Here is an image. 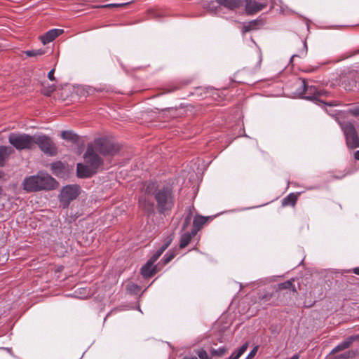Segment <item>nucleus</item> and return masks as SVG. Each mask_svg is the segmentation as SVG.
<instances>
[{
  "instance_id": "obj_15",
  "label": "nucleus",
  "mask_w": 359,
  "mask_h": 359,
  "mask_svg": "<svg viewBox=\"0 0 359 359\" xmlns=\"http://www.w3.org/2000/svg\"><path fill=\"white\" fill-rule=\"evenodd\" d=\"M264 8V5L253 1V0H246L245 1V11L248 14H252L256 12H258Z\"/></svg>"
},
{
  "instance_id": "obj_14",
  "label": "nucleus",
  "mask_w": 359,
  "mask_h": 359,
  "mask_svg": "<svg viewBox=\"0 0 359 359\" xmlns=\"http://www.w3.org/2000/svg\"><path fill=\"white\" fill-rule=\"evenodd\" d=\"M95 172V170L88 164V165L82 163L77 164V175L81 178H86L92 176Z\"/></svg>"
},
{
  "instance_id": "obj_8",
  "label": "nucleus",
  "mask_w": 359,
  "mask_h": 359,
  "mask_svg": "<svg viewBox=\"0 0 359 359\" xmlns=\"http://www.w3.org/2000/svg\"><path fill=\"white\" fill-rule=\"evenodd\" d=\"M216 3L229 10H234L238 8L241 5L240 0H215V2L213 1L209 2L208 0H204L203 4L208 11L211 12H216L217 8H219V6L216 5Z\"/></svg>"
},
{
  "instance_id": "obj_37",
  "label": "nucleus",
  "mask_w": 359,
  "mask_h": 359,
  "mask_svg": "<svg viewBox=\"0 0 359 359\" xmlns=\"http://www.w3.org/2000/svg\"><path fill=\"white\" fill-rule=\"evenodd\" d=\"M353 86H355V81H353V83L350 84L349 86H346V84H344V88L346 90H351Z\"/></svg>"
},
{
  "instance_id": "obj_24",
  "label": "nucleus",
  "mask_w": 359,
  "mask_h": 359,
  "mask_svg": "<svg viewBox=\"0 0 359 359\" xmlns=\"http://www.w3.org/2000/svg\"><path fill=\"white\" fill-rule=\"evenodd\" d=\"M297 200V196L294 194H290L286 197H285L282 200V205L283 206H287V205H292L294 206L296 203V201Z\"/></svg>"
},
{
  "instance_id": "obj_11",
  "label": "nucleus",
  "mask_w": 359,
  "mask_h": 359,
  "mask_svg": "<svg viewBox=\"0 0 359 359\" xmlns=\"http://www.w3.org/2000/svg\"><path fill=\"white\" fill-rule=\"evenodd\" d=\"M344 134L346 139V143L350 148H356L359 147V138L357 135L354 126L348 123L344 128Z\"/></svg>"
},
{
  "instance_id": "obj_35",
  "label": "nucleus",
  "mask_w": 359,
  "mask_h": 359,
  "mask_svg": "<svg viewBox=\"0 0 359 359\" xmlns=\"http://www.w3.org/2000/svg\"><path fill=\"white\" fill-rule=\"evenodd\" d=\"M54 72H55V69H53L48 74V77L51 81H54L55 80Z\"/></svg>"
},
{
  "instance_id": "obj_16",
  "label": "nucleus",
  "mask_w": 359,
  "mask_h": 359,
  "mask_svg": "<svg viewBox=\"0 0 359 359\" xmlns=\"http://www.w3.org/2000/svg\"><path fill=\"white\" fill-rule=\"evenodd\" d=\"M359 336H351L348 338H347L346 340L340 343L339 345H337L334 348L332 349L331 351L332 353H335L337 352L343 351L347 348H348L351 344L356 339H358Z\"/></svg>"
},
{
  "instance_id": "obj_42",
  "label": "nucleus",
  "mask_w": 359,
  "mask_h": 359,
  "mask_svg": "<svg viewBox=\"0 0 359 359\" xmlns=\"http://www.w3.org/2000/svg\"><path fill=\"white\" fill-rule=\"evenodd\" d=\"M299 354H294L293 356L290 358V359H299Z\"/></svg>"
},
{
  "instance_id": "obj_13",
  "label": "nucleus",
  "mask_w": 359,
  "mask_h": 359,
  "mask_svg": "<svg viewBox=\"0 0 359 359\" xmlns=\"http://www.w3.org/2000/svg\"><path fill=\"white\" fill-rule=\"evenodd\" d=\"M64 32L61 29H53L48 31L46 34L39 36L43 44L46 45L53 41L56 37Z\"/></svg>"
},
{
  "instance_id": "obj_31",
  "label": "nucleus",
  "mask_w": 359,
  "mask_h": 359,
  "mask_svg": "<svg viewBox=\"0 0 359 359\" xmlns=\"http://www.w3.org/2000/svg\"><path fill=\"white\" fill-rule=\"evenodd\" d=\"M196 353L200 359H211L207 351L204 349L197 350Z\"/></svg>"
},
{
  "instance_id": "obj_29",
  "label": "nucleus",
  "mask_w": 359,
  "mask_h": 359,
  "mask_svg": "<svg viewBox=\"0 0 359 359\" xmlns=\"http://www.w3.org/2000/svg\"><path fill=\"white\" fill-rule=\"evenodd\" d=\"M44 50L42 49L31 50L26 51V55L29 57H36L44 54Z\"/></svg>"
},
{
  "instance_id": "obj_23",
  "label": "nucleus",
  "mask_w": 359,
  "mask_h": 359,
  "mask_svg": "<svg viewBox=\"0 0 359 359\" xmlns=\"http://www.w3.org/2000/svg\"><path fill=\"white\" fill-rule=\"evenodd\" d=\"M61 137L62 139L76 142L79 140V137L76 134L74 133L70 130H65L61 133Z\"/></svg>"
},
{
  "instance_id": "obj_9",
  "label": "nucleus",
  "mask_w": 359,
  "mask_h": 359,
  "mask_svg": "<svg viewBox=\"0 0 359 359\" xmlns=\"http://www.w3.org/2000/svg\"><path fill=\"white\" fill-rule=\"evenodd\" d=\"M155 187V183H149L147 187L145 194L139 199L140 208L147 213H153L154 211V204L150 198L149 194H153Z\"/></svg>"
},
{
  "instance_id": "obj_40",
  "label": "nucleus",
  "mask_w": 359,
  "mask_h": 359,
  "mask_svg": "<svg viewBox=\"0 0 359 359\" xmlns=\"http://www.w3.org/2000/svg\"><path fill=\"white\" fill-rule=\"evenodd\" d=\"M352 271L356 274V275H358L359 276V267H355V268H353L352 269Z\"/></svg>"
},
{
  "instance_id": "obj_4",
  "label": "nucleus",
  "mask_w": 359,
  "mask_h": 359,
  "mask_svg": "<svg viewBox=\"0 0 359 359\" xmlns=\"http://www.w3.org/2000/svg\"><path fill=\"white\" fill-rule=\"evenodd\" d=\"M34 137L27 134L11 133L8 142L18 150L32 149L34 147Z\"/></svg>"
},
{
  "instance_id": "obj_22",
  "label": "nucleus",
  "mask_w": 359,
  "mask_h": 359,
  "mask_svg": "<svg viewBox=\"0 0 359 359\" xmlns=\"http://www.w3.org/2000/svg\"><path fill=\"white\" fill-rule=\"evenodd\" d=\"M207 219L205 217L203 216H196L195 217L193 226L194 229L192 231H196V233L197 231L202 227V226L206 222Z\"/></svg>"
},
{
  "instance_id": "obj_19",
  "label": "nucleus",
  "mask_w": 359,
  "mask_h": 359,
  "mask_svg": "<svg viewBox=\"0 0 359 359\" xmlns=\"http://www.w3.org/2000/svg\"><path fill=\"white\" fill-rule=\"evenodd\" d=\"M171 242V239L164 243L156 252L153 255V256L147 261V263L149 264L154 265L156 261L160 257V256L163 254V252L167 249Z\"/></svg>"
},
{
  "instance_id": "obj_38",
  "label": "nucleus",
  "mask_w": 359,
  "mask_h": 359,
  "mask_svg": "<svg viewBox=\"0 0 359 359\" xmlns=\"http://www.w3.org/2000/svg\"><path fill=\"white\" fill-rule=\"evenodd\" d=\"M352 113L355 116H359V107L353 109Z\"/></svg>"
},
{
  "instance_id": "obj_10",
  "label": "nucleus",
  "mask_w": 359,
  "mask_h": 359,
  "mask_svg": "<svg viewBox=\"0 0 359 359\" xmlns=\"http://www.w3.org/2000/svg\"><path fill=\"white\" fill-rule=\"evenodd\" d=\"M92 145H88L83 156L86 163L95 170L102 163V161Z\"/></svg>"
},
{
  "instance_id": "obj_17",
  "label": "nucleus",
  "mask_w": 359,
  "mask_h": 359,
  "mask_svg": "<svg viewBox=\"0 0 359 359\" xmlns=\"http://www.w3.org/2000/svg\"><path fill=\"white\" fill-rule=\"evenodd\" d=\"M157 272L156 266L149 263H146L141 269V274L145 278H151Z\"/></svg>"
},
{
  "instance_id": "obj_3",
  "label": "nucleus",
  "mask_w": 359,
  "mask_h": 359,
  "mask_svg": "<svg viewBox=\"0 0 359 359\" xmlns=\"http://www.w3.org/2000/svg\"><path fill=\"white\" fill-rule=\"evenodd\" d=\"M153 195L157 203L160 213L170 211L174 205V196L172 190L168 187L154 189Z\"/></svg>"
},
{
  "instance_id": "obj_33",
  "label": "nucleus",
  "mask_w": 359,
  "mask_h": 359,
  "mask_svg": "<svg viewBox=\"0 0 359 359\" xmlns=\"http://www.w3.org/2000/svg\"><path fill=\"white\" fill-rule=\"evenodd\" d=\"M55 90V88L53 86L48 87L46 89L43 90V93L46 95H50V94Z\"/></svg>"
},
{
  "instance_id": "obj_18",
  "label": "nucleus",
  "mask_w": 359,
  "mask_h": 359,
  "mask_svg": "<svg viewBox=\"0 0 359 359\" xmlns=\"http://www.w3.org/2000/svg\"><path fill=\"white\" fill-rule=\"evenodd\" d=\"M171 242V239L164 243L156 252L153 255V256L147 261V263L149 264L154 265L156 261L160 257V256L163 254V252L167 249Z\"/></svg>"
},
{
  "instance_id": "obj_1",
  "label": "nucleus",
  "mask_w": 359,
  "mask_h": 359,
  "mask_svg": "<svg viewBox=\"0 0 359 359\" xmlns=\"http://www.w3.org/2000/svg\"><path fill=\"white\" fill-rule=\"evenodd\" d=\"M56 181L48 174L39 173L36 175L26 177L23 182L24 189L28 192L41 190H50L55 187Z\"/></svg>"
},
{
  "instance_id": "obj_32",
  "label": "nucleus",
  "mask_w": 359,
  "mask_h": 359,
  "mask_svg": "<svg viewBox=\"0 0 359 359\" xmlns=\"http://www.w3.org/2000/svg\"><path fill=\"white\" fill-rule=\"evenodd\" d=\"M259 346H256L253 348V349L250 352V353L248 355L246 359H251L257 353L258 351Z\"/></svg>"
},
{
  "instance_id": "obj_26",
  "label": "nucleus",
  "mask_w": 359,
  "mask_h": 359,
  "mask_svg": "<svg viewBox=\"0 0 359 359\" xmlns=\"http://www.w3.org/2000/svg\"><path fill=\"white\" fill-rule=\"evenodd\" d=\"M248 342L243 344L236 353H233L229 359H238L247 350Z\"/></svg>"
},
{
  "instance_id": "obj_36",
  "label": "nucleus",
  "mask_w": 359,
  "mask_h": 359,
  "mask_svg": "<svg viewBox=\"0 0 359 359\" xmlns=\"http://www.w3.org/2000/svg\"><path fill=\"white\" fill-rule=\"evenodd\" d=\"M351 357V353L347 352L338 356V358H348Z\"/></svg>"
},
{
  "instance_id": "obj_39",
  "label": "nucleus",
  "mask_w": 359,
  "mask_h": 359,
  "mask_svg": "<svg viewBox=\"0 0 359 359\" xmlns=\"http://www.w3.org/2000/svg\"><path fill=\"white\" fill-rule=\"evenodd\" d=\"M183 359H198L195 355H185Z\"/></svg>"
},
{
  "instance_id": "obj_44",
  "label": "nucleus",
  "mask_w": 359,
  "mask_h": 359,
  "mask_svg": "<svg viewBox=\"0 0 359 359\" xmlns=\"http://www.w3.org/2000/svg\"><path fill=\"white\" fill-rule=\"evenodd\" d=\"M1 192H2V189H1V187H0V195L1 194Z\"/></svg>"
},
{
  "instance_id": "obj_27",
  "label": "nucleus",
  "mask_w": 359,
  "mask_h": 359,
  "mask_svg": "<svg viewBox=\"0 0 359 359\" xmlns=\"http://www.w3.org/2000/svg\"><path fill=\"white\" fill-rule=\"evenodd\" d=\"M291 288H292V291L296 292L295 287L293 285L292 280H287L285 282L279 283L278 285V289L279 290H285V289H291Z\"/></svg>"
},
{
  "instance_id": "obj_30",
  "label": "nucleus",
  "mask_w": 359,
  "mask_h": 359,
  "mask_svg": "<svg viewBox=\"0 0 359 359\" xmlns=\"http://www.w3.org/2000/svg\"><path fill=\"white\" fill-rule=\"evenodd\" d=\"M175 257V253L174 252L169 251L164 256L163 261L164 262V264H166L170 262Z\"/></svg>"
},
{
  "instance_id": "obj_28",
  "label": "nucleus",
  "mask_w": 359,
  "mask_h": 359,
  "mask_svg": "<svg viewBox=\"0 0 359 359\" xmlns=\"http://www.w3.org/2000/svg\"><path fill=\"white\" fill-rule=\"evenodd\" d=\"M210 354L212 356L216 355V356H218V357H222L227 352V348L226 347H224V346L219 347L217 349L211 348L210 350Z\"/></svg>"
},
{
  "instance_id": "obj_43",
  "label": "nucleus",
  "mask_w": 359,
  "mask_h": 359,
  "mask_svg": "<svg viewBox=\"0 0 359 359\" xmlns=\"http://www.w3.org/2000/svg\"><path fill=\"white\" fill-rule=\"evenodd\" d=\"M151 13H154V17H160L159 15H156L154 11H152Z\"/></svg>"
},
{
  "instance_id": "obj_2",
  "label": "nucleus",
  "mask_w": 359,
  "mask_h": 359,
  "mask_svg": "<svg viewBox=\"0 0 359 359\" xmlns=\"http://www.w3.org/2000/svg\"><path fill=\"white\" fill-rule=\"evenodd\" d=\"M295 84L298 87L297 93L302 96L303 98L319 101L328 106L334 105L332 102H325L320 99V97H322L324 94H326V93L323 90H318L314 86L309 85L305 80L298 79Z\"/></svg>"
},
{
  "instance_id": "obj_7",
  "label": "nucleus",
  "mask_w": 359,
  "mask_h": 359,
  "mask_svg": "<svg viewBox=\"0 0 359 359\" xmlns=\"http://www.w3.org/2000/svg\"><path fill=\"white\" fill-rule=\"evenodd\" d=\"M79 194V187L68 185L62 188L60 195V202L63 208H67L70 202L74 200Z\"/></svg>"
},
{
  "instance_id": "obj_21",
  "label": "nucleus",
  "mask_w": 359,
  "mask_h": 359,
  "mask_svg": "<svg viewBox=\"0 0 359 359\" xmlns=\"http://www.w3.org/2000/svg\"><path fill=\"white\" fill-rule=\"evenodd\" d=\"M196 235V231H191V233H184L181 236L180 248H184L188 245L191 238Z\"/></svg>"
},
{
  "instance_id": "obj_41",
  "label": "nucleus",
  "mask_w": 359,
  "mask_h": 359,
  "mask_svg": "<svg viewBox=\"0 0 359 359\" xmlns=\"http://www.w3.org/2000/svg\"><path fill=\"white\" fill-rule=\"evenodd\" d=\"M354 157L356 160L359 161V150L356 151L354 154Z\"/></svg>"
},
{
  "instance_id": "obj_25",
  "label": "nucleus",
  "mask_w": 359,
  "mask_h": 359,
  "mask_svg": "<svg viewBox=\"0 0 359 359\" xmlns=\"http://www.w3.org/2000/svg\"><path fill=\"white\" fill-rule=\"evenodd\" d=\"M258 24L259 22L257 20H252L248 22L243 23V32L246 33L252 30L256 29L257 28Z\"/></svg>"
},
{
  "instance_id": "obj_20",
  "label": "nucleus",
  "mask_w": 359,
  "mask_h": 359,
  "mask_svg": "<svg viewBox=\"0 0 359 359\" xmlns=\"http://www.w3.org/2000/svg\"><path fill=\"white\" fill-rule=\"evenodd\" d=\"M13 149L9 147H0V166H4Z\"/></svg>"
},
{
  "instance_id": "obj_5",
  "label": "nucleus",
  "mask_w": 359,
  "mask_h": 359,
  "mask_svg": "<svg viewBox=\"0 0 359 359\" xmlns=\"http://www.w3.org/2000/svg\"><path fill=\"white\" fill-rule=\"evenodd\" d=\"M95 149L103 156H113L119 151V146L105 138L95 139L91 144Z\"/></svg>"
},
{
  "instance_id": "obj_6",
  "label": "nucleus",
  "mask_w": 359,
  "mask_h": 359,
  "mask_svg": "<svg viewBox=\"0 0 359 359\" xmlns=\"http://www.w3.org/2000/svg\"><path fill=\"white\" fill-rule=\"evenodd\" d=\"M34 137V146L37 144L43 153L50 156H55L57 154V147L49 137L45 135Z\"/></svg>"
},
{
  "instance_id": "obj_34",
  "label": "nucleus",
  "mask_w": 359,
  "mask_h": 359,
  "mask_svg": "<svg viewBox=\"0 0 359 359\" xmlns=\"http://www.w3.org/2000/svg\"><path fill=\"white\" fill-rule=\"evenodd\" d=\"M191 214L190 213L185 219L184 220V225H183V229H185L188 224H189L190 222V220H191Z\"/></svg>"
},
{
  "instance_id": "obj_12",
  "label": "nucleus",
  "mask_w": 359,
  "mask_h": 359,
  "mask_svg": "<svg viewBox=\"0 0 359 359\" xmlns=\"http://www.w3.org/2000/svg\"><path fill=\"white\" fill-rule=\"evenodd\" d=\"M50 169L52 172L58 177H67L70 171L68 165L61 161H57L52 163L50 165Z\"/></svg>"
}]
</instances>
